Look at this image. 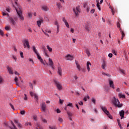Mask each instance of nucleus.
Returning <instances> with one entry per match:
<instances>
[{"label":"nucleus","mask_w":129,"mask_h":129,"mask_svg":"<svg viewBox=\"0 0 129 129\" xmlns=\"http://www.w3.org/2000/svg\"><path fill=\"white\" fill-rule=\"evenodd\" d=\"M28 16L29 18H31L32 17L33 14L31 13H28Z\"/></svg>","instance_id":"603ef678"},{"label":"nucleus","mask_w":129,"mask_h":129,"mask_svg":"<svg viewBox=\"0 0 129 129\" xmlns=\"http://www.w3.org/2000/svg\"><path fill=\"white\" fill-rule=\"evenodd\" d=\"M23 46L24 48H30V45L29 44V40L28 39H26L23 40Z\"/></svg>","instance_id":"6e6552de"},{"label":"nucleus","mask_w":129,"mask_h":129,"mask_svg":"<svg viewBox=\"0 0 129 129\" xmlns=\"http://www.w3.org/2000/svg\"><path fill=\"white\" fill-rule=\"evenodd\" d=\"M25 113H26V111H24V110H22V111H20V114L21 115H25Z\"/></svg>","instance_id":"09e8293b"},{"label":"nucleus","mask_w":129,"mask_h":129,"mask_svg":"<svg viewBox=\"0 0 129 129\" xmlns=\"http://www.w3.org/2000/svg\"><path fill=\"white\" fill-rule=\"evenodd\" d=\"M14 81L16 84H18V78H17V77H15V79H14Z\"/></svg>","instance_id":"37998d69"},{"label":"nucleus","mask_w":129,"mask_h":129,"mask_svg":"<svg viewBox=\"0 0 129 129\" xmlns=\"http://www.w3.org/2000/svg\"><path fill=\"white\" fill-rule=\"evenodd\" d=\"M56 6L58 9H60L62 8V6L61 5L60 3H56Z\"/></svg>","instance_id":"7c9ffc66"},{"label":"nucleus","mask_w":129,"mask_h":129,"mask_svg":"<svg viewBox=\"0 0 129 129\" xmlns=\"http://www.w3.org/2000/svg\"><path fill=\"white\" fill-rule=\"evenodd\" d=\"M7 70H8V71L9 74H10V75L13 74V72L11 68H9V67H8Z\"/></svg>","instance_id":"a878e982"},{"label":"nucleus","mask_w":129,"mask_h":129,"mask_svg":"<svg viewBox=\"0 0 129 129\" xmlns=\"http://www.w3.org/2000/svg\"><path fill=\"white\" fill-rule=\"evenodd\" d=\"M2 15L3 16H7L9 17V21L13 28H16L17 27L18 25L16 21L12 17L9 16V14L8 13L5 12H2Z\"/></svg>","instance_id":"f03ea898"},{"label":"nucleus","mask_w":129,"mask_h":129,"mask_svg":"<svg viewBox=\"0 0 129 129\" xmlns=\"http://www.w3.org/2000/svg\"><path fill=\"white\" fill-rule=\"evenodd\" d=\"M119 115L121 117V119H122L123 118H124V110H121L120 112H119Z\"/></svg>","instance_id":"393cba45"},{"label":"nucleus","mask_w":129,"mask_h":129,"mask_svg":"<svg viewBox=\"0 0 129 129\" xmlns=\"http://www.w3.org/2000/svg\"><path fill=\"white\" fill-rule=\"evenodd\" d=\"M56 113H61V111H60V110L59 109H57L56 110Z\"/></svg>","instance_id":"338daca9"},{"label":"nucleus","mask_w":129,"mask_h":129,"mask_svg":"<svg viewBox=\"0 0 129 129\" xmlns=\"http://www.w3.org/2000/svg\"><path fill=\"white\" fill-rule=\"evenodd\" d=\"M54 24L55 25H56L57 27H58V26L59 27V25L58 24V21H55L54 22Z\"/></svg>","instance_id":"3c124183"},{"label":"nucleus","mask_w":129,"mask_h":129,"mask_svg":"<svg viewBox=\"0 0 129 129\" xmlns=\"http://www.w3.org/2000/svg\"><path fill=\"white\" fill-rule=\"evenodd\" d=\"M65 58L67 60H73L74 59V56L73 55H71V54H67L65 56Z\"/></svg>","instance_id":"ddd939ff"},{"label":"nucleus","mask_w":129,"mask_h":129,"mask_svg":"<svg viewBox=\"0 0 129 129\" xmlns=\"http://www.w3.org/2000/svg\"><path fill=\"white\" fill-rule=\"evenodd\" d=\"M105 90H106V91H108L110 90L109 87H108L107 86H105Z\"/></svg>","instance_id":"a18cd8bd"},{"label":"nucleus","mask_w":129,"mask_h":129,"mask_svg":"<svg viewBox=\"0 0 129 129\" xmlns=\"http://www.w3.org/2000/svg\"><path fill=\"white\" fill-rule=\"evenodd\" d=\"M109 87L112 88V89L114 90L115 89V86H114V84L112 80H109Z\"/></svg>","instance_id":"4468645a"},{"label":"nucleus","mask_w":129,"mask_h":129,"mask_svg":"<svg viewBox=\"0 0 129 129\" xmlns=\"http://www.w3.org/2000/svg\"><path fill=\"white\" fill-rule=\"evenodd\" d=\"M5 29L7 31L11 30V27L10 26H6Z\"/></svg>","instance_id":"79ce46f5"},{"label":"nucleus","mask_w":129,"mask_h":129,"mask_svg":"<svg viewBox=\"0 0 129 129\" xmlns=\"http://www.w3.org/2000/svg\"><path fill=\"white\" fill-rule=\"evenodd\" d=\"M34 96L36 100L38 99V96H37V95H36V94H34Z\"/></svg>","instance_id":"69168bd1"},{"label":"nucleus","mask_w":129,"mask_h":129,"mask_svg":"<svg viewBox=\"0 0 129 129\" xmlns=\"http://www.w3.org/2000/svg\"><path fill=\"white\" fill-rule=\"evenodd\" d=\"M42 51H43V53L46 52V48L45 46H42Z\"/></svg>","instance_id":"e433bc0d"},{"label":"nucleus","mask_w":129,"mask_h":129,"mask_svg":"<svg viewBox=\"0 0 129 129\" xmlns=\"http://www.w3.org/2000/svg\"><path fill=\"white\" fill-rule=\"evenodd\" d=\"M100 108L102 109V110L103 111V112L105 113L109 118H110L111 119H113L112 115H110V112H109V111L107 110V108L106 107L100 106Z\"/></svg>","instance_id":"423d86ee"},{"label":"nucleus","mask_w":129,"mask_h":129,"mask_svg":"<svg viewBox=\"0 0 129 129\" xmlns=\"http://www.w3.org/2000/svg\"><path fill=\"white\" fill-rule=\"evenodd\" d=\"M12 4H13V3L14 2L16 6H14V8L15 9V10L17 13V15L19 17V19L21 21H24V17L23 15V12H22V7L18 5L17 2L18 0H9Z\"/></svg>","instance_id":"f257e3e1"},{"label":"nucleus","mask_w":129,"mask_h":129,"mask_svg":"<svg viewBox=\"0 0 129 129\" xmlns=\"http://www.w3.org/2000/svg\"><path fill=\"white\" fill-rule=\"evenodd\" d=\"M49 129H57L56 126H49Z\"/></svg>","instance_id":"6e6d98bb"},{"label":"nucleus","mask_w":129,"mask_h":129,"mask_svg":"<svg viewBox=\"0 0 129 129\" xmlns=\"http://www.w3.org/2000/svg\"><path fill=\"white\" fill-rule=\"evenodd\" d=\"M109 9L111 10V13H112V15H114V11L113 9V8L111 6H109Z\"/></svg>","instance_id":"58836bf2"},{"label":"nucleus","mask_w":129,"mask_h":129,"mask_svg":"<svg viewBox=\"0 0 129 129\" xmlns=\"http://www.w3.org/2000/svg\"><path fill=\"white\" fill-rule=\"evenodd\" d=\"M20 56H21V57L22 58H24L23 52H22V51H20Z\"/></svg>","instance_id":"052dcab7"},{"label":"nucleus","mask_w":129,"mask_h":129,"mask_svg":"<svg viewBox=\"0 0 129 129\" xmlns=\"http://www.w3.org/2000/svg\"><path fill=\"white\" fill-rule=\"evenodd\" d=\"M67 114L68 115V116L69 117V119L71 120H72V118L71 117L73 116L72 113L70 112V111H67Z\"/></svg>","instance_id":"bb28decb"},{"label":"nucleus","mask_w":129,"mask_h":129,"mask_svg":"<svg viewBox=\"0 0 129 129\" xmlns=\"http://www.w3.org/2000/svg\"><path fill=\"white\" fill-rule=\"evenodd\" d=\"M0 35L2 36L4 35V31L2 29H0Z\"/></svg>","instance_id":"c03bdc74"},{"label":"nucleus","mask_w":129,"mask_h":129,"mask_svg":"<svg viewBox=\"0 0 129 129\" xmlns=\"http://www.w3.org/2000/svg\"><path fill=\"white\" fill-rule=\"evenodd\" d=\"M62 22L64 23L66 26L68 28H70V25L65 17H63L62 19Z\"/></svg>","instance_id":"2eb2a0df"},{"label":"nucleus","mask_w":129,"mask_h":129,"mask_svg":"<svg viewBox=\"0 0 129 129\" xmlns=\"http://www.w3.org/2000/svg\"><path fill=\"white\" fill-rule=\"evenodd\" d=\"M120 73L122 74L123 75H125V72L124 70H119Z\"/></svg>","instance_id":"72a5a7b5"},{"label":"nucleus","mask_w":129,"mask_h":129,"mask_svg":"<svg viewBox=\"0 0 129 129\" xmlns=\"http://www.w3.org/2000/svg\"><path fill=\"white\" fill-rule=\"evenodd\" d=\"M107 67V62L105 60L103 61V63L102 64L101 68L103 70H105L106 68Z\"/></svg>","instance_id":"5701e85b"},{"label":"nucleus","mask_w":129,"mask_h":129,"mask_svg":"<svg viewBox=\"0 0 129 129\" xmlns=\"http://www.w3.org/2000/svg\"><path fill=\"white\" fill-rule=\"evenodd\" d=\"M44 20L43 19H40L38 21H37V24L38 27H41V24L43 23Z\"/></svg>","instance_id":"a211bd4d"},{"label":"nucleus","mask_w":129,"mask_h":129,"mask_svg":"<svg viewBox=\"0 0 129 129\" xmlns=\"http://www.w3.org/2000/svg\"><path fill=\"white\" fill-rule=\"evenodd\" d=\"M96 3H97L96 4V6L97 7V8L98 9L99 11H101V8H100V6L99 5V0H96Z\"/></svg>","instance_id":"b1692460"},{"label":"nucleus","mask_w":129,"mask_h":129,"mask_svg":"<svg viewBox=\"0 0 129 129\" xmlns=\"http://www.w3.org/2000/svg\"><path fill=\"white\" fill-rule=\"evenodd\" d=\"M46 48L48 49V51L50 52H52V48L49 45H46Z\"/></svg>","instance_id":"cd10ccee"},{"label":"nucleus","mask_w":129,"mask_h":129,"mask_svg":"<svg viewBox=\"0 0 129 129\" xmlns=\"http://www.w3.org/2000/svg\"><path fill=\"white\" fill-rule=\"evenodd\" d=\"M87 99H90V97L88 95H87V96H85V97H84L83 100L85 101V102H86L87 101Z\"/></svg>","instance_id":"473e14b6"},{"label":"nucleus","mask_w":129,"mask_h":129,"mask_svg":"<svg viewBox=\"0 0 129 129\" xmlns=\"http://www.w3.org/2000/svg\"><path fill=\"white\" fill-rule=\"evenodd\" d=\"M84 27H85V30L87 32H89L91 31V28L90 27V23H86Z\"/></svg>","instance_id":"9b49d317"},{"label":"nucleus","mask_w":129,"mask_h":129,"mask_svg":"<svg viewBox=\"0 0 129 129\" xmlns=\"http://www.w3.org/2000/svg\"><path fill=\"white\" fill-rule=\"evenodd\" d=\"M76 66H77V68L78 70L79 71H81V67L80 66V64H79V63H78V62H76Z\"/></svg>","instance_id":"c85d7f7f"},{"label":"nucleus","mask_w":129,"mask_h":129,"mask_svg":"<svg viewBox=\"0 0 129 129\" xmlns=\"http://www.w3.org/2000/svg\"><path fill=\"white\" fill-rule=\"evenodd\" d=\"M48 65L51 67L52 70L55 69V67L54 66V62L52 59V58H48Z\"/></svg>","instance_id":"9d476101"},{"label":"nucleus","mask_w":129,"mask_h":129,"mask_svg":"<svg viewBox=\"0 0 129 129\" xmlns=\"http://www.w3.org/2000/svg\"><path fill=\"white\" fill-rule=\"evenodd\" d=\"M32 50L33 52L36 54L37 59L39 60L41 64H43L44 66H45V62L43 61L41 55H40L39 52H38L36 47L34 45L32 46Z\"/></svg>","instance_id":"7ed1b4c3"},{"label":"nucleus","mask_w":129,"mask_h":129,"mask_svg":"<svg viewBox=\"0 0 129 129\" xmlns=\"http://www.w3.org/2000/svg\"><path fill=\"white\" fill-rule=\"evenodd\" d=\"M57 74L59 76H62V69L60 67L57 68Z\"/></svg>","instance_id":"aec40b11"},{"label":"nucleus","mask_w":129,"mask_h":129,"mask_svg":"<svg viewBox=\"0 0 129 129\" xmlns=\"http://www.w3.org/2000/svg\"><path fill=\"white\" fill-rule=\"evenodd\" d=\"M41 110L42 112H46L47 111V107H46V104L45 103H42V104H41Z\"/></svg>","instance_id":"f8f14e48"},{"label":"nucleus","mask_w":129,"mask_h":129,"mask_svg":"<svg viewBox=\"0 0 129 129\" xmlns=\"http://www.w3.org/2000/svg\"><path fill=\"white\" fill-rule=\"evenodd\" d=\"M36 125L37 127H36V129H43L41 127V125L37 123Z\"/></svg>","instance_id":"ea45409f"},{"label":"nucleus","mask_w":129,"mask_h":129,"mask_svg":"<svg viewBox=\"0 0 129 129\" xmlns=\"http://www.w3.org/2000/svg\"><path fill=\"white\" fill-rule=\"evenodd\" d=\"M116 26H117V28H120V24L119 22H117Z\"/></svg>","instance_id":"13d9d810"},{"label":"nucleus","mask_w":129,"mask_h":129,"mask_svg":"<svg viewBox=\"0 0 129 129\" xmlns=\"http://www.w3.org/2000/svg\"><path fill=\"white\" fill-rule=\"evenodd\" d=\"M118 97L119 98H125V95L122 94H118Z\"/></svg>","instance_id":"2f4dec72"},{"label":"nucleus","mask_w":129,"mask_h":129,"mask_svg":"<svg viewBox=\"0 0 129 129\" xmlns=\"http://www.w3.org/2000/svg\"><path fill=\"white\" fill-rule=\"evenodd\" d=\"M42 32L43 33L46 35L47 37H49V35L46 32V31H44L43 30H42Z\"/></svg>","instance_id":"a19ab883"},{"label":"nucleus","mask_w":129,"mask_h":129,"mask_svg":"<svg viewBox=\"0 0 129 129\" xmlns=\"http://www.w3.org/2000/svg\"><path fill=\"white\" fill-rule=\"evenodd\" d=\"M88 5V3L86 2L84 4L83 7L84 8H87Z\"/></svg>","instance_id":"49530a36"},{"label":"nucleus","mask_w":129,"mask_h":129,"mask_svg":"<svg viewBox=\"0 0 129 129\" xmlns=\"http://www.w3.org/2000/svg\"><path fill=\"white\" fill-rule=\"evenodd\" d=\"M95 9H92V10L90 11V13H91V14H94V13H95Z\"/></svg>","instance_id":"e2e57ef3"},{"label":"nucleus","mask_w":129,"mask_h":129,"mask_svg":"<svg viewBox=\"0 0 129 129\" xmlns=\"http://www.w3.org/2000/svg\"><path fill=\"white\" fill-rule=\"evenodd\" d=\"M29 61L31 62L32 64H34V60L32 58H29Z\"/></svg>","instance_id":"5fc2aeb1"},{"label":"nucleus","mask_w":129,"mask_h":129,"mask_svg":"<svg viewBox=\"0 0 129 129\" xmlns=\"http://www.w3.org/2000/svg\"><path fill=\"white\" fill-rule=\"evenodd\" d=\"M4 83V80L3 78H0V85L3 84Z\"/></svg>","instance_id":"4c0bfd02"},{"label":"nucleus","mask_w":129,"mask_h":129,"mask_svg":"<svg viewBox=\"0 0 129 129\" xmlns=\"http://www.w3.org/2000/svg\"><path fill=\"white\" fill-rule=\"evenodd\" d=\"M67 106L70 107H73V104L71 103H69L67 104Z\"/></svg>","instance_id":"de8ad7c7"},{"label":"nucleus","mask_w":129,"mask_h":129,"mask_svg":"<svg viewBox=\"0 0 129 129\" xmlns=\"http://www.w3.org/2000/svg\"><path fill=\"white\" fill-rule=\"evenodd\" d=\"M118 29L120 31L121 34V39L123 40V38L125 37V33L124 32V31H123L122 30V29L121 28V27H118Z\"/></svg>","instance_id":"f3484780"},{"label":"nucleus","mask_w":129,"mask_h":129,"mask_svg":"<svg viewBox=\"0 0 129 129\" xmlns=\"http://www.w3.org/2000/svg\"><path fill=\"white\" fill-rule=\"evenodd\" d=\"M41 9L45 12L49 11V8L46 5L42 6Z\"/></svg>","instance_id":"4be33fe9"},{"label":"nucleus","mask_w":129,"mask_h":129,"mask_svg":"<svg viewBox=\"0 0 129 129\" xmlns=\"http://www.w3.org/2000/svg\"><path fill=\"white\" fill-rule=\"evenodd\" d=\"M15 123L17 124V125L18 126V127L19 128H22V125L21 123H19L18 120L15 119L14 120Z\"/></svg>","instance_id":"412c9836"},{"label":"nucleus","mask_w":129,"mask_h":129,"mask_svg":"<svg viewBox=\"0 0 129 129\" xmlns=\"http://www.w3.org/2000/svg\"><path fill=\"white\" fill-rule=\"evenodd\" d=\"M54 83L58 90H61L62 89V86L60 83H59V82H58V81H56V80H54Z\"/></svg>","instance_id":"1a4fd4ad"},{"label":"nucleus","mask_w":129,"mask_h":129,"mask_svg":"<svg viewBox=\"0 0 129 129\" xmlns=\"http://www.w3.org/2000/svg\"><path fill=\"white\" fill-rule=\"evenodd\" d=\"M73 12L75 13L76 16L78 17L79 16V14L81 12L80 6H78L76 8H74Z\"/></svg>","instance_id":"0eeeda50"},{"label":"nucleus","mask_w":129,"mask_h":129,"mask_svg":"<svg viewBox=\"0 0 129 129\" xmlns=\"http://www.w3.org/2000/svg\"><path fill=\"white\" fill-rule=\"evenodd\" d=\"M112 52L113 54H114L115 55H117V53L115 50V49H112Z\"/></svg>","instance_id":"bf43d9fd"},{"label":"nucleus","mask_w":129,"mask_h":129,"mask_svg":"<svg viewBox=\"0 0 129 129\" xmlns=\"http://www.w3.org/2000/svg\"><path fill=\"white\" fill-rule=\"evenodd\" d=\"M58 121H59L60 123H62L63 122V119L61 117H58Z\"/></svg>","instance_id":"8fccbe9b"},{"label":"nucleus","mask_w":129,"mask_h":129,"mask_svg":"<svg viewBox=\"0 0 129 129\" xmlns=\"http://www.w3.org/2000/svg\"><path fill=\"white\" fill-rule=\"evenodd\" d=\"M23 99L25 101H27L28 100V96L26 94H24Z\"/></svg>","instance_id":"f704fd0d"},{"label":"nucleus","mask_w":129,"mask_h":129,"mask_svg":"<svg viewBox=\"0 0 129 129\" xmlns=\"http://www.w3.org/2000/svg\"><path fill=\"white\" fill-rule=\"evenodd\" d=\"M11 124L13 125V127H10V129H18L13 121H11Z\"/></svg>","instance_id":"c756f323"},{"label":"nucleus","mask_w":129,"mask_h":129,"mask_svg":"<svg viewBox=\"0 0 129 129\" xmlns=\"http://www.w3.org/2000/svg\"><path fill=\"white\" fill-rule=\"evenodd\" d=\"M32 50L33 52L36 54L37 59L39 60L41 64H43L44 66H45V62L43 61L41 55H40L39 52H38L36 47L34 45L32 46Z\"/></svg>","instance_id":"20e7f679"},{"label":"nucleus","mask_w":129,"mask_h":129,"mask_svg":"<svg viewBox=\"0 0 129 129\" xmlns=\"http://www.w3.org/2000/svg\"><path fill=\"white\" fill-rule=\"evenodd\" d=\"M91 101L94 105L96 104V99H95V98H92Z\"/></svg>","instance_id":"c9c22d12"},{"label":"nucleus","mask_w":129,"mask_h":129,"mask_svg":"<svg viewBox=\"0 0 129 129\" xmlns=\"http://www.w3.org/2000/svg\"><path fill=\"white\" fill-rule=\"evenodd\" d=\"M85 52L86 53V54L87 55V56L88 57H89L91 55V53L90 50L88 48H85Z\"/></svg>","instance_id":"6ab92c4d"},{"label":"nucleus","mask_w":129,"mask_h":129,"mask_svg":"<svg viewBox=\"0 0 129 129\" xmlns=\"http://www.w3.org/2000/svg\"><path fill=\"white\" fill-rule=\"evenodd\" d=\"M42 121L44 123H47V120L45 118H42Z\"/></svg>","instance_id":"4d7b16f0"},{"label":"nucleus","mask_w":129,"mask_h":129,"mask_svg":"<svg viewBox=\"0 0 129 129\" xmlns=\"http://www.w3.org/2000/svg\"><path fill=\"white\" fill-rule=\"evenodd\" d=\"M25 125L26 126H28V125H30V126H31L32 124L31 123H29L28 122H26L25 124Z\"/></svg>","instance_id":"864d4df0"},{"label":"nucleus","mask_w":129,"mask_h":129,"mask_svg":"<svg viewBox=\"0 0 129 129\" xmlns=\"http://www.w3.org/2000/svg\"><path fill=\"white\" fill-rule=\"evenodd\" d=\"M92 66V64L90 62V61H87L86 63V67H87V70L88 72H90L91 71V69L90 67Z\"/></svg>","instance_id":"dca6fc26"},{"label":"nucleus","mask_w":129,"mask_h":129,"mask_svg":"<svg viewBox=\"0 0 129 129\" xmlns=\"http://www.w3.org/2000/svg\"><path fill=\"white\" fill-rule=\"evenodd\" d=\"M10 106L11 108L13 110H15L14 107V106H13L12 104H10Z\"/></svg>","instance_id":"0e129e2a"},{"label":"nucleus","mask_w":129,"mask_h":129,"mask_svg":"<svg viewBox=\"0 0 129 129\" xmlns=\"http://www.w3.org/2000/svg\"><path fill=\"white\" fill-rule=\"evenodd\" d=\"M29 87H30L31 88H32V89L33 88V85H32V83H29Z\"/></svg>","instance_id":"680f3d73"},{"label":"nucleus","mask_w":129,"mask_h":129,"mask_svg":"<svg viewBox=\"0 0 129 129\" xmlns=\"http://www.w3.org/2000/svg\"><path fill=\"white\" fill-rule=\"evenodd\" d=\"M108 57H110V58H112L113 57L112 53H109L108 54Z\"/></svg>","instance_id":"774afa93"},{"label":"nucleus","mask_w":129,"mask_h":129,"mask_svg":"<svg viewBox=\"0 0 129 129\" xmlns=\"http://www.w3.org/2000/svg\"><path fill=\"white\" fill-rule=\"evenodd\" d=\"M111 102L115 107L121 108L122 106V104L120 103L118 99H116V97H113L112 98Z\"/></svg>","instance_id":"39448f33"}]
</instances>
